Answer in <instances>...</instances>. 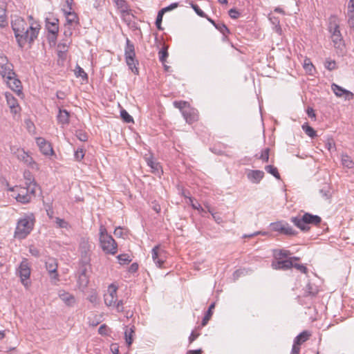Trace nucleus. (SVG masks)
I'll return each mask as SVG.
<instances>
[{"label": "nucleus", "instance_id": "9d476101", "mask_svg": "<svg viewBox=\"0 0 354 354\" xmlns=\"http://www.w3.org/2000/svg\"><path fill=\"white\" fill-rule=\"evenodd\" d=\"M80 252H81V259H80V264L83 266H88L91 261L90 257V245L87 241H83L80 243Z\"/></svg>", "mask_w": 354, "mask_h": 354}, {"label": "nucleus", "instance_id": "de8ad7c7", "mask_svg": "<svg viewBox=\"0 0 354 354\" xmlns=\"http://www.w3.org/2000/svg\"><path fill=\"white\" fill-rule=\"evenodd\" d=\"M77 71L75 72L77 77H81L83 80H87L88 79V75L84 71L82 68L77 66L76 68Z\"/></svg>", "mask_w": 354, "mask_h": 354}, {"label": "nucleus", "instance_id": "6e6d98bb", "mask_svg": "<svg viewBox=\"0 0 354 354\" xmlns=\"http://www.w3.org/2000/svg\"><path fill=\"white\" fill-rule=\"evenodd\" d=\"M109 331L110 329L106 324L101 325L98 328V333L101 335H108Z\"/></svg>", "mask_w": 354, "mask_h": 354}, {"label": "nucleus", "instance_id": "473e14b6", "mask_svg": "<svg viewBox=\"0 0 354 354\" xmlns=\"http://www.w3.org/2000/svg\"><path fill=\"white\" fill-rule=\"evenodd\" d=\"M68 46L66 43H59L57 45V55L60 58H64L68 51Z\"/></svg>", "mask_w": 354, "mask_h": 354}, {"label": "nucleus", "instance_id": "1a4fd4ad", "mask_svg": "<svg viewBox=\"0 0 354 354\" xmlns=\"http://www.w3.org/2000/svg\"><path fill=\"white\" fill-rule=\"evenodd\" d=\"M18 274L21 278V283L25 286H28L27 280L30 278V268L26 259H24L21 262L17 270Z\"/></svg>", "mask_w": 354, "mask_h": 354}, {"label": "nucleus", "instance_id": "412c9836", "mask_svg": "<svg viewBox=\"0 0 354 354\" xmlns=\"http://www.w3.org/2000/svg\"><path fill=\"white\" fill-rule=\"evenodd\" d=\"M58 295L60 299L68 306H73L76 303L75 297L68 292L61 290Z\"/></svg>", "mask_w": 354, "mask_h": 354}, {"label": "nucleus", "instance_id": "20e7f679", "mask_svg": "<svg viewBox=\"0 0 354 354\" xmlns=\"http://www.w3.org/2000/svg\"><path fill=\"white\" fill-rule=\"evenodd\" d=\"M40 30V25L37 24L35 26H29L22 32L15 35V38L18 46L23 48L26 43L32 44L37 38Z\"/></svg>", "mask_w": 354, "mask_h": 354}, {"label": "nucleus", "instance_id": "2f4dec72", "mask_svg": "<svg viewBox=\"0 0 354 354\" xmlns=\"http://www.w3.org/2000/svg\"><path fill=\"white\" fill-rule=\"evenodd\" d=\"M209 21L215 26V28L219 30L224 36H226L230 33V30L225 24L223 23L216 24L214 21L209 19Z\"/></svg>", "mask_w": 354, "mask_h": 354}, {"label": "nucleus", "instance_id": "a211bd4d", "mask_svg": "<svg viewBox=\"0 0 354 354\" xmlns=\"http://www.w3.org/2000/svg\"><path fill=\"white\" fill-rule=\"evenodd\" d=\"M293 266L291 259H279L272 263V267L275 270H287Z\"/></svg>", "mask_w": 354, "mask_h": 354}, {"label": "nucleus", "instance_id": "f3484780", "mask_svg": "<svg viewBox=\"0 0 354 354\" xmlns=\"http://www.w3.org/2000/svg\"><path fill=\"white\" fill-rule=\"evenodd\" d=\"M64 11L66 19V23L64 26H72L75 28L79 25V18L75 12L70 10H64Z\"/></svg>", "mask_w": 354, "mask_h": 354}, {"label": "nucleus", "instance_id": "4d7b16f0", "mask_svg": "<svg viewBox=\"0 0 354 354\" xmlns=\"http://www.w3.org/2000/svg\"><path fill=\"white\" fill-rule=\"evenodd\" d=\"M58 32L57 33H48V40L50 45H55L57 41Z\"/></svg>", "mask_w": 354, "mask_h": 354}, {"label": "nucleus", "instance_id": "864d4df0", "mask_svg": "<svg viewBox=\"0 0 354 354\" xmlns=\"http://www.w3.org/2000/svg\"><path fill=\"white\" fill-rule=\"evenodd\" d=\"M269 152L270 149L266 148L264 150L261 151V154L259 157L261 160H262L263 162H268L269 160Z\"/></svg>", "mask_w": 354, "mask_h": 354}, {"label": "nucleus", "instance_id": "f03ea898", "mask_svg": "<svg viewBox=\"0 0 354 354\" xmlns=\"http://www.w3.org/2000/svg\"><path fill=\"white\" fill-rule=\"evenodd\" d=\"M99 241L102 251L107 254L114 255L118 252V244L110 235L104 225H100L99 228Z\"/></svg>", "mask_w": 354, "mask_h": 354}, {"label": "nucleus", "instance_id": "79ce46f5", "mask_svg": "<svg viewBox=\"0 0 354 354\" xmlns=\"http://www.w3.org/2000/svg\"><path fill=\"white\" fill-rule=\"evenodd\" d=\"M120 117L122 119V120L126 123L133 122V117L130 115L129 113L124 109H122L120 111Z\"/></svg>", "mask_w": 354, "mask_h": 354}, {"label": "nucleus", "instance_id": "4468645a", "mask_svg": "<svg viewBox=\"0 0 354 354\" xmlns=\"http://www.w3.org/2000/svg\"><path fill=\"white\" fill-rule=\"evenodd\" d=\"M331 88L334 93L337 97H344L346 100H352L354 97V94L352 92L339 86L335 83L332 84Z\"/></svg>", "mask_w": 354, "mask_h": 354}, {"label": "nucleus", "instance_id": "ea45409f", "mask_svg": "<svg viewBox=\"0 0 354 354\" xmlns=\"http://www.w3.org/2000/svg\"><path fill=\"white\" fill-rule=\"evenodd\" d=\"M265 170L274 176L277 179H280V174L278 172V169L277 167L272 166V165H267L265 167Z\"/></svg>", "mask_w": 354, "mask_h": 354}, {"label": "nucleus", "instance_id": "8fccbe9b", "mask_svg": "<svg viewBox=\"0 0 354 354\" xmlns=\"http://www.w3.org/2000/svg\"><path fill=\"white\" fill-rule=\"evenodd\" d=\"M55 223L60 228H67L68 226V222H66L64 219L60 218L59 217L55 218Z\"/></svg>", "mask_w": 354, "mask_h": 354}, {"label": "nucleus", "instance_id": "5701e85b", "mask_svg": "<svg viewBox=\"0 0 354 354\" xmlns=\"http://www.w3.org/2000/svg\"><path fill=\"white\" fill-rule=\"evenodd\" d=\"M264 176V172L261 170H250L247 174L248 178L252 183H259Z\"/></svg>", "mask_w": 354, "mask_h": 354}, {"label": "nucleus", "instance_id": "0eeeda50", "mask_svg": "<svg viewBox=\"0 0 354 354\" xmlns=\"http://www.w3.org/2000/svg\"><path fill=\"white\" fill-rule=\"evenodd\" d=\"M270 227L272 231L277 232L280 234L286 236H295L297 234V232L284 221L271 223Z\"/></svg>", "mask_w": 354, "mask_h": 354}, {"label": "nucleus", "instance_id": "338daca9", "mask_svg": "<svg viewBox=\"0 0 354 354\" xmlns=\"http://www.w3.org/2000/svg\"><path fill=\"white\" fill-rule=\"evenodd\" d=\"M104 3V0H93V7L99 10Z\"/></svg>", "mask_w": 354, "mask_h": 354}, {"label": "nucleus", "instance_id": "39448f33", "mask_svg": "<svg viewBox=\"0 0 354 354\" xmlns=\"http://www.w3.org/2000/svg\"><path fill=\"white\" fill-rule=\"evenodd\" d=\"M124 57L127 65L129 68L136 75H138L139 71L137 67L139 62L136 58V52L134 44L130 41L129 38L126 39V46L124 48Z\"/></svg>", "mask_w": 354, "mask_h": 354}, {"label": "nucleus", "instance_id": "603ef678", "mask_svg": "<svg viewBox=\"0 0 354 354\" xmlns=\"http://www.w3.org/2000/svg\"><path fill=\"white\" fill-rule=\"evenodd\" d=\"M147 165L149 166L153 171H157L160 169V165L158 162H155L152 159L147 160Z\"/></svg>", "mask_w": 354, "mask_h": 354}, {"label": "nucleus", "instance_id": "f257e3e1", "mask_svg": "<svg viewBox=\"0 0 354 354\" xmlns=\"http://www.w3.org/2000/svg\"><path fill=\"white\" fill-rule=\"evenodd\" d=\"M290 221L302 232H306L310 230V225H319L322 222V218L318 215L305 212L303 215L291 217Z\"/></svg>", "mask_w": 354, "mask_h": 354}, {"label": "nucleus", "instance_id": "bb28decb", "mask_svg": "<svg viewBox=\"0 0 354 354\" xmlns=\"http://www.w3.org/2000/svg\"><path fill=\"white\" fill-rule=\"evenodd\" d=\"M6 97L11 112L17 113L19 109L17 100L11 94H6Z\"/></svg>", "mask_w": 354, "mask_h": 354}, {"label": "nucleus", "instance_id": "e433bc0d", "mask_svg": "<svg viewBox=\"0 0 354 354\" xmlns=\"http://www.w3.org/2000/svg\"><path fill=\"white\" fill-rule=\"evenodd\" d=\"M158 55H159V60L160 62L164 64L166 61H167V58L169 56V53H168V51H167V46H163L158 52Z\"/></svg>", "mask_w": 354, "mask_h": 354}, {"label": "nucleus", "instance_id": "f704fd0d", "mask_svg": "<svg viewBox=\"0 0 354 354\" xmlns=\"http://www.w3.org/2000/svg\"><path fill=\"white\" fill-rule=\"evenodd\" d=\"M290 254V252L287 250H278L274 252V258L277 260L283 259L287 258Z\"/></svg>", "mask_w": 354, "mask_h": 354}, {"label": "nucleus", "instance_id": "774afa93", "mask_svg": "<svg viewBox=\"0 0 354 354\" xmlns=\"http://www.w3.org/2000/svg\"><path fill=\"white\" fill-rule=\"evenodd\" d=\"M300 352V345L296 344L295 342L293 343L291 354H299Z\"/></svg>", "mask_w": 354, "mask_h": 354}, {"label": "nucleus", "instance_id": "cd10ccee", "mask_svg": "<svg viewBox=\"0 0 354 354\" xmlns=\"http://www.w3.org/2000/svg\"><path fill=\"white\" fill-rule=\"evenodd\" d=\"M15 198L21 203H27L31 200L30 194H28L26 188H21Z\"/></svg>", "mask_w": 354, "mask_h": 354}, {"label": "nucleus", "instance_id": "c85d7f7f", "mask_svg": "<svg viewBox=\"0 0 354 354\" xmlns=\"http://www.w3.org/2000/svg\"><path fill=\"white\" fill-rule=\"evenodd\" d=\"M310 335L311 334L310 332L308 330H304L295 338L294 342L296 344L301 345L304 342H306Z\"/></svg>", "mask_w": 354, "mask_h": 354}, {"label": "nucleus", "instance_id": "6ab92c4d", "mask_svg": "<svg viewBox=\"0 0 354 354\" xmlns=\"http://www.w3.org/2000/svg\"><path fill=\"white\" fill-rule=\"evenodd\" d=\"M15 153L16 154L18 160L24 162L26 165L32 166V165L35 164L33 158L23 149H17Z\"/></svg>", "mask_w": 354, "mask_h": 354}, {"label": "nucleus", "instance_id": "7c9ffc66", "mask_svg": "<svg viewBox=\"0 0 354 354\" xmlns=\"http://www.w3.org/2000/svg\"><path fill=\"white\" fill-rule=\"evenodd\" d=\"M301 128L305 133L311 138H314L317 136L316 131L311 127L308 122H305L302 124Z\"/></svg>", "mask_w": 354, "mask_h": 354}, {"label": "nucleus", "instance_id": "3c124183", "mask_svg": "<svg viewBox=\"0 0 354 354\" xmlns=\"http://www.w3.org/2000/svg\"><path fill=\"white\" fill-rule=\"evenodd\" d=\"M75 135L78 140L82 142H86L88 140L87 134L81 130L77 131Z\"/></svg>", "mask_w": 354, "mask_h": 354}, {"label": "nucleus", "instance_id": "5fc2aeb1", "mask_svg": "<svg viewBox=\"0 0 354 354\" xmlns=\"http://www.w3.org/2000/svg\"><path fill=\"white\" fill-rule=\"evenodd\" d=\"M228 14L232 19H236L241 16V13L236 8H231L228 11Z\"/></svg>", "mask_w": 354, "mask_h": 354}, {"label": "nucleus", "instance_id": "6e6552de", "mask_svg": "<svg viewBox=\"0 0 354 354\" xmlns=\"http://www.w3.org/2000/svg\"><path fill=\"white\" fill-rule=\"evenodd\" d=\"M152 259L157 267L164 268L165 262L167 259V252L165 248L158 244L155 245L151 250Z\"/></svg>", "mask_w": 354, "mask_h": 354}, {"label": "nucleus", "instance_id": "f8f14e48", "mask_svg": "<svg viewBox=\"0 0 354 354\" xmlns=\"http://www.w3.org/2000/svg\"><path fill=\"white\" fill-rule=\"evenodd\" d=\"M29 26L26 21L20 17H15L11 21V27L15 33V36L22 32Z\"/></svg>", "mask_w": 354, "mask_h": 354}, {"label": "nucleus", "instance_id": "49530a36", "mask_svg": "<svg viewBox=\"0 0 354 354\" xmlns=\"http://www.w3.org/2000/svg\"><path fill=\"white\" fill-rule=\"evenodd\" d=\"M174 106L175 108L179 109L183 113V110H186V106L187 105V102L185 101H174Z\"/></svg>", "mask_w": 354, "mask_h": 354}, {"label": "nucleus", "instance_id": "7ed1b4c3", "mask_svg": "<svg viewBox=\"0 0 354 354\" xmlns=\"http://www.w3.org/2000/svg\"><path fill=\"white\" fill-rule=\"evenodd\" d=\"M35 222L33 214H26L19 219L15 232V237L25 239L32 230Z\"/></svg>", "mask_w": 354, "mask_h": 354}, {"label": "nucleus", "instance_id": "72a5a7b5", "mask_svg": "<svg viewBox=\"0 0 354 354\" xmlns=\"http://www.w3.org/2000/svg\"><path fill=\"white\" fill-rule=\"evenodd\" d=\"M342 164L344 167H346L348 169L354 167V162L351 158V157L346 154H343L342 156Z\"/></svg>", "mask_w": 354, "mask_h": 354}, {"label": "nucleus", "instance_id": "2eb2a0df", "mask_svg": "<svg viewBox=\"0 0 354 354\" xmlns=\"http://www.w3.org/2000/svg\"><path fill=\"white\" fill-rule=\"evenodd\" d=\"M6 82L8 86L10 89L17 93L18 95L22 93L21 88V82L17 77L16 73L14 75H11L10 79H6Z\"/></svg>", "mask_w": 354, "mask_h": 354}, {"label": "nucleus", "instance_id": "423d86ee", "mask_svg": "<svg viewBox=\"0 0 354 354\" xmlns=\"http://www.w3.org/2000/svg\"><path fill=\"white\" fill-rule=\"evenodd\" d=\"M328 29L331 35V39L335 48H340L343 46L344 40L339 30V22L337 17L331 16L329 18Z\"/></svg>", "mask_w": 354, "mask_h": 354}, {"label": "nucleus", "instance_id": "4c0bfd02", "mask_svg": "<svg viewBox=\"0 0 354 354\" xmlns=\"http://www.w3.org/2000/svg\"><path fill=\"white\" fill-rule=\"evenodd\" d=\"M117 302V296L112 295H104V303L107 306H115Z\"/></svg>", "mask_w": 354, "mask_h": 354}, {"label": "nucleus", "instance_id": "09e8293b", "mask_svg": "<svg viewBox=\"0 0 354 354\" xmlns=\"http://www.w3.org/2000/svg\"><path fill=\"white\" fill-rule=\"evenodd\" d=\"M271 23L275 26V30L277 32L280 33L281 31V28L279 25V19L278 17H271L270 18Z\"/></svg>", "mask_w": 354, "mask_h": 354}, {"label": "nucleus", "instance_id": "9b49d317", "mask_svg": "<svg viewBox=\"0 0 354 354\" xmlns=\"http://www.w3.org/2000/svg\"><path fill=\"white\" fill-rule=\"evenodd\" d=\"M36 143L39 148L40 151L44 156H52L54 151L51 144L47 142L44 138L39 137L36 138Z\"/></svg>", "mask_w": 354, "mask_h": 354}, {"label": "nucleus", "instance_id": "a19ab883", "mask_svg": "<svg viewBox=\"0 0 354 354\" xmlns=\"http://www.w3.org/2000/svg\"><path fill=\"white\" fill-rule=\"evenodd\" d=\"M8 26L6 10L0 7V27L5 28Z\"/></svg>", "mask_w": 354, "mask_h": 354}, {"label": "nucleus", "instance_id": "e2e57ef3", "mask_svg": "<svg viewBox=\"0 0 354 354\" xmlns=\"http://www.w3.org/2000/svg\"><path fill=\"white\" fill-rule=\"evenodd\" d=\"M189 201L192 203L191 205H192L193 209H197V210H198L201 212H205L204 209L201 207V205L199 203L196 204V203H193V198H189Z\"/></svg>", "mask_w": 354, "mask_h": 354}, {"label": "nucleus", "instance_id": "37998d69", "mask_svg": "<svg viewBox=\"0 0 354 354\" xmlns=\"http://www.w3.org/2000/svg\"><path fill=\"white\" fill-rule=\"evenodd\" d=\"M163 15H164L163 12L160 10L158 11V12L157 17H156V22H155L156 28L159 30H163V28H162V27L161 26L162 21Z\"/></svg>", "mask_w": 354, "mask_h": 354}, {"label": "nucleus", "instance_id": "ddd939ff", "mask_svg": "<svg viewBox=\"0 0 354 354\" xmlns=\"http://www.w3.org/2000/svg\"><path fill=\"white\" fill-rule=\"evenodd\" d=\"M1 64L0 75L5 80L10 79L11 75H14L15 73L13 64L9 61L6 63L1 62Z\"/></svg>", "mask_w": 354, "mask_h": 354}, {"label": "nucleus", "instance_id": "58836bf2", "mask_svg": "<svg viewBox=\"0 0 354 354\" xmlns=\"http://www.w3.org/2000/svg\"><path fill=\"white\" fill-rule=\"evenodd\" d=\"M85 156V150L82 147H78L75 151H74V159L77 161L80 162L83 160Z\"/></svg>", "mask_w": 354, "mask_h": 354}, {"label": "nucleus", "instance_id": "a18cd8bd", "mask_svg": "<svg viewBox=\"0 0 354 354\" xmlns=\"http://www.w3.org/2000/svg\"><path fill=\"white\" fill-rule=\"evenodd\" d=\"M119 263L121 265L127 264L131 261L129 256L127 254H122L117 257Z\"/></svg>", "mask_w": 354, "mask_h": 354}, {"label": "nucleus", "instance_id": "a878e982", "mask_svg": "<svg viewBox=\"0 0 354 354\" xmlns=\"http://www.w3.org/2000/svg\"><path fill=\"white\" fill-rule=\"evenodd\" d=\"M57 118L59 124L67 125L70 122V113L66 109H59Z\"/></svg>", "mask_w": 354, "mask_h": 354}, {"label": "nucleus", "instance_id": "dca6fc26", "mask_svg": "<svg viewBox=\"0 0 354 354\" xmlns=\"http://www.w3.org/2000/svg\"><path fill=\"white\" fill-rule=\"evenodd\" d=\"M46 28L48 33L59 32V19L53 16L46 18Z\"/></svg>", "mask_w": 354, "mask_h": 354}, {"label": "nucleus", "instance_id": "69168bd1", "mask_svg": "<svg viewBox=\"0 0 354 354\" xmlns=\"http://www.w3.org/2000/svg\"><path fill=\"white\" fill-rule=\"evenodd\" d=\"M75 28L72 26H65V30L64 31V35L65 37H71L73 34V29Z\"/></svg>", "mask_w": 354, "mask_h": 354}, {"label": "nucleus", "instance_id": "c756f323", "mask_svg": "<svg viewBox=\"0 0 354 354\" xmlns=\"http://www.w3.org/2000/svg\"><path fill=\"white\" fill-rule=\"evenodd\" d=\"M134 333V326L126 328L124 331V338L128 346H130L133 343V334Z\"/></svg>", "mask_w": 354, "mask_h": 354}, {"label": "nucleus", "instance_id": "680f3d73", "mask_svg": "<svg viewBox=\"0 0 354 354\" xmlns=\"http://www.w3.org/2000/svg\"><path fill=\"white\" fill-rule=\"evenodd\" d=\"M292 267L295 268L296 269L299 270L301 272L304 273V274L307 273V272H308V268L302 264L293 263Z\"/></svg>", "mask_w": 354, "mask_h": 354}, {"label": "nucleus", "instance_id": "4be33fe9", "mask_svg": "<svg viewBox=\"0 0 354 354\" xmlns=\"http://www.w3.org/2000/svg\"><path fill=\"white\" fill-rule=\"evenodd\" d=\"M183 115L188 124H192L198 119V115L193 109L187 107L186 110L183 111Z\"/></svg>", "mask_w": 354, "mask_h": 354}, {"label": "nucleus", "instance_id": "bf43d9fd", "mask_svg": "<svg viewBox=\"0 0 354 354\" xmlns=\"http://www.w3.org/2000/svg\"><path fill=\"white\" fill-rule=\"evenodd\" d=\"M192 8L194 9V10L198 16L202 17H204L205 16V12L200 8V7L197 4L192 3Z\"/></svg>", "mask_w": 354, "mask_h": 354}, {"label": "nucleus", "instance_id": "393cba45", "mask_svg": "<svg viewBox=\"0 0 354 354\" xmlns=\"http://www.w3.org/2000/svg\"><path fill=\"white\" fill-rule=\"evenodd\" d=\"M28 176H29V178H26V189L27 192H28V194H30V196L32 198V196H34L35 195L36 188L38 187V185L36 183V182L35 181L34 178H32L30 173L28 174ZM25 177H26V175H25Z\"/></svg>", "mask_w": 354, "mask_h": 354}, {"label": "nucleus", "instance_id": "0e129e2a", "mask_svg": "<svg viewBox=\"0 0 354 354\" xmlns=\"http://www.w3.org/2000/svg\"><path fill=\"white\" fill-rule=\"evenodd\" d=\"M326 147L329 151H331L333 149H335V144L333 139L328 140L327 142L326 143Z\"/></svg>", "mask_w": 354, "mask_h": 354}, {"label": "nucleus", "instance_id": "052dcab7", "mask_svg": "<svg viewBox=\"0 0 354 354\" xmlns=\"http://www.w3.org/2000/svg\"><path fill=\"white\" fill-rule=\"evenodd\" d=\"M325 67L329 71H333L336 68V63L335 61L327 60L325 62Z\"/></svg>", "mask_w": 354, "mask_h": 354}, {"label": "nucleus", "instance_id": "c9c22d12", "mask_svg": "<svg viewBox=\"0 0 354 354\" xmlns=\"http://www.w3.org/2000/svg\"><path fill=\"white\" fill-rule=\"evenodd\" d=\"M116 7L122 12L127 11L129 6L125 0H113Z\"/></svg>", "mask_w": 354, "mask_h": 354}, {"label": "nucleus", "instance_id": "c03bdc74", "mask_svg": "<svg viewBox=\"0 0 354 354\" xmlns=\"http://www.w3.org/2000/svg\"><path fill=\"white\" fill-rule=\"evenodd\" d=\"M306 292L307 293V295L314 297L317 294L318 290L317 287H313L310 283H308L306 287Z\"/></svg>", "mask_w": 354, "mask_h": 354}, {"label": "nucleus", "instance_id": "aec40b11", "mask_svg": "<svg viewBox=\"0 0 354 354\" xmlns=\"http://www.w3.org/2000/svg\"><path fill=\"white\" fill-rule=\"evenodd\" d=\"M46 268L50 274L52 279H56L58 277L57 263L56 259L49 258L46 261Z\"/></svg>", "mask_w": 354, "mask_h": 354}, {"label": "nucleus", "instance_id": "13d9d810", "mask_svg": "<svg viewBox=\"0 0 354 354\" xmlns=\"http://www.w3.org/2000/svg\"><path fill=\"white\" fill-rule=\"evenodd\" d=\"M178 6H179V3L175 2V3H173L170 4L168 6L165 7V8H162L160 10L162 11L163 13L165 14L167 12L173 10L174 9L178 8Z\"/></svg>", "mask_w": 354, "mask_h": 354}, {"label": "nucleus", "instance_id": "b1692460", "mask_svg": "<svg viewBox=\"0 0 354 354\" xmlns=\"http://www.w3.org/2000/svg\"><path fill=\"white\" fill-rule=\"evenodd\" d=\"M86 266L81 265L78 272V283L80 286L86 287L88 283V277L86 274Z\"/></svg>", "mask_w": 354, "mask_h": 354}]
</instances>
